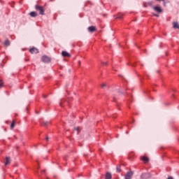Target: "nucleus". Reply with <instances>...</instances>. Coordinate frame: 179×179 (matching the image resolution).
Instances as JSON below:
<instances>
[{"label":"nucleus","mask_w":179,"mask_h":179,"mask_svg":"<svg viewBox=\"0 0 179 179\" xmlns=\"http://www.w3.org/2000/svg\"><path fill=\"white\" fill-rule=\"evenodd\" d=\"M35 9L36 10H38L39 15H44V8H43V6H41L39 5H36Z\"/></svg>","instance_id":"obj_1"},{"label":"nucleus","mask_w":179,"mask_h":179,"mask_svg":"<svg viewBox=\"0 0 179 179\" xmlns=\"http://www.w3.org/2000/svg\"><path fill=\"white\" fill-rule=\"evenodd\" d=\"M70 101L69 99L65 100V99H61L59 102L60 107H64V106H68L69 104Z\"/></svg>","instance_id":"obj_2"},{"label":"nucleus","mask_w":179,"mask_h":179,"mask_svg":"<svg viewBox=\"0 0 179 179\" xmlns=\"http://www.w3.org/2000/svg\"><path fill=\"white\" fill-rule=\"evenodd\" d=\"M141 179H150L152 178V174L150 173H145L141 176Z\"/></svg>","instance_id":"obj_3"},{"label":"nucleus","mask_w":179,"mask_h":179,"mask_svg":"<svg viewBox=\"0 0 179 179\" xmlns=\"http://www.w3.org/2000/svg\"><path fill=\"white\" fill-rule=\"evenodd\" d=\"M153 9L155 12L157 13H162L163 12V10L162 9V7L159 6H156L153 7Z\"/></svg>","instance_id":"obj_4"},{"label":"nucleus","mask_w":179,"mask_h":179,"mask_svg":"<svg viewBox=\"0 0 179 179\" xmlns=\"http://www.w3.org/2000/svg\"><path fill=\"white\" fill-rule=\"evenodd\" d=\"M132 176H134V172L132 171H128L125 175V179H131Z\"/></svg>","instance_id":"obj_5"},{"label":"nucleus","mask_w":179,"mask_h":179,"mask_svg":"<svg viewBox=\"0 0 179 179\" xmlns=\"http://www.w3.org/2000/svg\"><path fill=\"white\" fill-rule=\"evenodd\" d=\"M42 61H43V62L48 63V62H50V61H51V59H50V57L44 55L42 57Z\"/></svg>","instance_id":"obj_6"},{"label":"nucleus","mask_w":179,"mask_h":179,"mask_svg":"<svg viewBox=\"0 0 179 179\" xmlns=\"http://www.w3.org/2000/svg\"><path fill=\"white\" fill-rule=\"evenodd\" d=\"M29 52H31V54H38V49L32 48L29 50Z\"/></svg>","instance_id":"obj_7"},{"label":"nucleus","mask_w":179,"mask_h":179,"mask_svg":"<svg viewBox=\"0 0 179 179\" xmlns=\"http://www.w3.org/2000/svg\"><path fill=\"white\" fill-rule=\"evenodd\" d=\"M115 93H118V94H122V90L121 89H118L116 91H112L111 92V94L112 96H114V94H115Z\"/></svg>","instance_id":"obj_8"},{"label":"nucleus","mask_w":179,"mask_h":179,"mask_svg":"<svg viewBox=\"0 0 179 179\" xmlns=\"http://www.w3.org/2000/svg\"><path fill=\"white\" fill-rule=\"evenodd\" d=\"M113 178V175L111 173L107 172L106 176H105V179H112Z\"/></svg>","instance_id":"obj_9"},{"label":"nucleus","mask_w":179,"mask_h":179,"mask_svg":"<svg viewBox=\"0 0 179 179\" xmlns=\"http://www.w3.org/2000/svg\"><path fill=\"white\" fill-rule=\"evenodd\" d=\"M88 31H89L90 33H93V31H96V27H94V26L89 27H88Z\"/></svg>","instance_id":"obj_10"},{"label":"nucleus","mask_w":179,"mask_h":179,"mask_svg":"<svg viewBox=\"0 0 179 179\" xmlns=\"http://www.w3.org/2000/svg\"><path fill=\"white\" fill-rule=\"evenodd\" d=\"M8 164H10V157H6L5 166H8Z\"/></svg>","instance_id":"obj_11"},{"label":"nucleus","mask_w":179,"mask_h":179,"mask_svg":"<svg viewBox=\"0 0 179 179\" xmlns=\"http://www.w3.org/2000/svg\"><path fill=\"white\" fill-rule=\"evenodd\" d=\"M62 55L63 57H71V55L66 51H62Z\"/></svg>","instance_id":"obj_12"},{"label":"nucleus","mask_w":179,"mask_h":179,"mask_svg":"<svg viewBox=\"0 0 179 179\" xmlns=\"http://www.w3.org/2000/svg\"><path fill=\"white\" fill-rule=\"evenodd\" d=\"M173 29H179V24L177 22H173L172 23Z\"/></svg>","instance_id":"obj_13"},{"label":"nucleus","mask_w":179,"mask_h":179,"mask_svg":"<svg viewBox=\"0 0 179 179\" xmlns=\"http://www.w3.org/2000/svg\"><path fill=\"white\" fill-rule=\"evenodd\" d=\"M31 17H36L37 16V13L36 11H32L29 13Z\"/></svg>","instance_id":"obj_14"},{"label":"nucleus","mask_w":179,"mask_h":179,"mask_svg":"<svg viewBox=\"0 0 179 179\" xmlns=\"http://www.w3.org/2000/svg\"><path fill=\"white\" fill-rule=\"evenodd\" d=\"M141 160H143L144 163H149V159L146 157H142Z\"/></svg>","instance_id":"obj_15"},{"label":"nucleus","mask_w":179,"mask_h":179,"mask_svg":"<svg viewBox=\"0 0 179 179\" xmlns=\"http://www.w3.org/2000/svg\"><path fill=\"white\" fill-rule=\"evenodd\" d=\"M4 45L6 47H9V45H10V41H9V40H6L4 42Z\"/></svg>","instance_id":"obj_16"},{"label":"nucleus","mask_w":179,"mask_h":179,"mask_svg":"<svg viewBox=\"0 0 179 179\" xmlns=\"http://www.w3.org/2000/svg\"><path fill=\"white\" fill-rule=\"evenodd\" d=\"M117 173H121V165H117L116 167Z\"/></svg>","instance_id":"obj_17"},{"label":"nucleus","mask_w":179,"mask_h":179,"mask_svg":"<svg viewBox=\"0 0 179 179\" xmlns=\"http://www.w3.org/2000/svg\"><path fill=\"white\" fill-rule=\"evenodd\" d=\"M15 120H13L11 124H10V129H13L15 128Z\"/></svg>","instance_id":"obj_18"},{"label":"nucleus","mask_w":179,"mask_h":179,"mask_svg":"<svg viewBox=\"0 0 179 179\" xmlns=\"http://www.w3.org/2000/svg\"><path fill=\"white\" fill-rule=\"evenodd\" d=\"M49 124L50 122H43L42 125H43V127H48Z\"/></svg>","instance_id":"obj_19"},{"label":"nucleus","mask_w":179,"mask_h":179,"mask_svg":"<svg viewBox=\"0 0 179 179\" xmlns=\"http://www.w3.org/2000/svg\"><path fill=\"white\" fill-rule=\"evenodd\" d=\"M116 19H122V14L119 13L117 16H116Z\"/></svg>","instance_id":"obj_20"},{"label":"nucleus","mask_w":179,"mask_h":179,"mask_svg":"<svg viewBox=\"0 0 179 179\" xmlns=\"http://www.w3.org/2000/svg\"><path fill=\"white\" fill-rule=\"evenodd\" d=\"M3 87V81L2 80H0V88Z\"/></svg>","instance_id":"obj_21"},{"label":"nucleus","mask_w":179,"mask_h":179,"mask_svg":"<svg viewBox=\"0 0 179 179\" xmlns=\"http://www.w3.org/2000/svg\"><path fill=\"white\" fill-rule=\"evenodd\" d=\"M107 87V84L106 83H103V84H102L101 85V87L102 88V89H104V87Z\"/></svg>","instance_id":"obj_22"},{"label":"nucleus","mask_w":179,"mask_h":179,"mask_svg":"<svg viewBox=\"0 0 179 179\" xmlns=\"http://www.w3.org/2000/svg\"><path fill=\"white\" fill-rule=\"evenodd\" d=\"M148 4L150 6H152V5H153V1H149L148 3Z\"/></svg>","instance_id":"obj_23"},{"label":"nucleus","mask_w":179,"mask_h":179,"mask_svg":"<svg viewBox=\"0 0 179 179\" xmlns=\"http://www.w3.org/2000/svg\"><path fill=\"white\" fill-rule=\"evenodd\" d=\"M148 3H144V7H145V8H148Z\"/></svg>","instance_id":"obj_24"},{"label":"nucleus","mask_w":179,"mask_h":179,"mask_svg":"<svg viewBox=\"0 0 179 179\" xmlns=\"http://www.w3.org/2000/svg\"><path fill=\"white\" fill-rule=\"evenodd\" d=\"M156 17H159V14H153Z\"/></svg>","instance_id":"obj_25"},{"label":"nucleus","mask_w":179,"mask_h":179,"mask_svg":"<svg viewBox=\"0 0 179 179\" xmlns=\"http://www.w3.org/2000/svg\"><path fill=\"white\" fill-rule=\"evenodd\" d=\"M48 139H50V138H48V137H46V138H45L46 142H48Z\"/></svg>","instance_id":"obj_26"},{"label":"nucleus","mask_w":179,"mask_h":179,"mask_svg":"<svg viewBox=\"0 0 179 179\" xmlns=\"http://www.w3.org/2000/svg\"><path fill=\"white\" fill-rule=\"evenodd\" d=\"M102 65H107V62H102Z\"/></svg>","instance_id":"obj_27"},{"label":"nucleus","mask_w":179,"mask_h":179,"mask_svg":"<svg viewBox=\"0 0 179 179\" xmlns=\"http://www.w3.org/2000/svg\"><path fill=\"white\" fill-rule=\"evenodd\" d=\"M167 179H174V178H173V177L171 176H169Z\"/></svg>","instance_id":"obj_28"},{"label":"nucleus","mask_w":179,"mask_h":179,"mask_svg":"<svg viewBox=\"0 0 179 179\" xmlns=\"http://www.w3.org/2000/svg\"><path fill=\"white\" fill-rule=\"evenodd\" d=\"M76 131H79V127H77V128L76 129Z\"/></svg>","instance_id":"obj_29"},{"label":"nucleus","mask_w":179,"mask_h":179,"mask_svg":"<svg viewBox=\"0 0 179 179\" xmlns=\"http://www.w3.org/2000/svg\"><path fill=\"white\" fill-rule=\"evenodd\" d=\"M165 104H166V106H169V104H170V103H166Z\"/></svg>","instance_id":"obj_30"},{"label":"nucleus","mask_w":179,"mask_h":179,"mask_svg":"<svg viewBox=\"0 0 179 179\" xmlns=\"http://www.w3.org/2000/svg\"><path fill=\"white\" fill-rule=\"evenodd\" d=\"M79 65H80V61L78 62Z\"/></svg>","instance_id":"obj_31"},{"label":"nucleus","mask_w":179,"mask_h":179,"mask_svg":"<svg viewBox=\"0 0 179 179\" xmlns=\"http://www.w3.org/2000/svg\"><path fill=\"white\" fill-rule=\"evenodd\" d=\"M113 100H115V96H113Z\"/></svg>","instance_id":"obj_32"},{"label":"nucleus","mask_w":179,"mask_h":179,"mask_svg":"<svg viewBox=\"0 0 179 179\" xmlns=\"http://www.w3.org/2000/svg\"><path fill=\"white\" fill-rule=\"evenodd\" d=\"M45 170H44L43 171H42V173H45Z\"/></svg>","instance_id":"obj_33"},{"label":"nucleus","mask_w":179,"mask_h":179,"mask_svg":"<svg viewBox=\"0 0 179 179\" xmlns=\"http://www.w3.org/2000/svg\"><path fill=\"white\" fill-rule=\"evenodd\" d=\"M157 1H164V0H157Z\"/></svg>","instance_id":"obj_34"},{"label":"nucleus","mask_w":179,"mask_h":179,"mask_svg":"<svg viewBox=\"0 0 179 179\" xmlns=\"http://www.w3.org/2000/svg\"><path fill=\"white\" fill-rule=\"evenodd\" d=\"M46 97H47L46 96H44L45 99Z\"/></svg>","instance_id":"obj_35"}]
</instances>
